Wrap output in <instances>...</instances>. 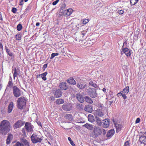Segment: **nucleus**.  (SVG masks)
I'll list each match as a JSON object with an SVG mask.
<instances>
[{
  "label": "nucleus",
  "instance_id": "nucleus-38",
  "mask_svg": "<svg viewBox=\"0 0 146 146\" xmlns=\"http://www.w3.org/2000/svg\"><path fill=\"white\" fill-rule=\"evenodd\" d=\"M64 103V100L62 99H58L56 100V104H61Z\"/></svg>",
  "mask_w": 146,
  "mask_h": 146
},
{
  "label": "nucleus",
  "instance_id": "nucleus-58",
  "mask_svg": "<svg viewBox=\"0 0 146 146\" xmlns=\"http://www.w3.org/2000/svg\"><path fill=\"white\" fill-rule=\"evenodd\" d=\"M37 123L38 124V125H40V126L42 127L41 123L40 122V121L38 122H37Z\"/></svg>",
  "mask_w": 146,
  "mask_h": 146
},
{
  "label": "nucleus",
  "instance_id": "nucleus-36",
  "mask_svg": "<svg viewBox=\"0 0 146 146\" xmlns=\"http://www.w3.org/2000/svg\"><path fill=\"white\" fill-rule=\"evenodd\" d=\"M13 85L12 82V80L11 78V80H9L8 83L7 87H9L10 88H11L12 87H13Z\"/></svg>",
  "mask_w": 146,
  "mask_h": 146
},
{
  "label": "nucleus",
  "instance_id": "nucleus-62",
  "mask_svg": "<svg viewBox=\"0 0 146 146\" xmlns=\"http://www.w3.org/2000/svg\"><path fill=\"white\" fill-rule=\"evenodd\" d=\"M39 25H40V23L39 22L37 23L36 24V26H38Z\"/></svg>",
  "mask_w": 146,
  "mask_h": 146
},
{
  "label": "nucleus",
  "instance_id": "nucleus-15",
  "mask_svg": "<svg viewBox=\"0 0 146 146\" xmlns=\"http://www.w3.org/2000/svg\"><path fill=\"white\" fill-rule=\"evenodd\" d=\"M73 10L71 9H69L66 10L63 13V14L65 16H68L72 14V13Z\"/></svg>",
  "mask_w": 146,
  "mask_h": 146
},
{
  "label": "nucleus",
  "instance_id": "nucleus-5",
  "mask_svg": "<svg viewBox=\"0 0 146 146\" xmlns=\"http://www.w3.org/2000/svg\"><path fill=\"white\" fill-rule=\"evenodd\" d=\"M85 91L90 97L92 98H95L97 97V94L96 90L94 88H88L85 89Z\"/></svg>",
  "mask_w": 146,
  "mask_h": 146
},
{
  "label": "nucleus",
  "instance_id": "nucleus-56",
  "mask_svg": "<svg viewBox=\"0 0 146 146\" xmlns=\"http://www.w3.org/2000/svg\"><path fill=\"white\" fill-rule=\"evenodd\" d=\"M86 34V33L85 31H83L82 32L81 34L83 35L82 37H83V36L85 35Z\"/></svg>",
  "mask_w": 146,
  "mask_h": 146
},
{
  "label": "nucleus",
  "instance_id": "nucleus-33",
  "mask_svg": "<svg viewBox=\"0 0 146 146\" xmlns=\"http://www.w3.org/2000/svg\"><path fill=\"white\" fill-rule=\"evenodd\" d=\"M126 95V94L123 93L121 92H120L117 94V95L118 96H119L121 95L122 96L124 100L126 99L127 98Z\"/></svg>",
  "mask_w": 146,
  "mask_h": 146
},
{
  "label": "nucleus",
  "instance_id": "nucleus-1",
  "mask_svg": "<svg viewBox=\"0 0 146 146\" xmlns=\"http://www.w3.org/2000/svg\"><path fill=\"white\" fill-rule=\"evenodd\" d=\"M10 124L8 121L3 120L0 123V133L5 135L10 129Z\"/></svg>",
  "mask_w": 146,
  "mask_h": 146
},
{
  "label": "nucleus",
  "instance_id": "nucleus-43",
  "mask_svg": "<svg viewBox=\"0 0 146 146\" xmlns=\"http://www.w3.org/2000/svg\"><path fill=\"white\" fill-rule=\"evenodd\" d=\"M17 28L18 31H21L22 28V26L21 24H19L17 25Z\"/></svg>",
  "mask_w": 146,
  "mask_h": 146
},
{
  "label": "nucleus",
  "instance_id": "nucleus-59",
  "mask_svg": "<svg viewBox=\"0 0 146 146\" xmlns=\"http://www.w3.org/2000/svg\"><path fill=\"white\" fill-rule=\"evenodd\" d=\"M0 48H1V49H3V45H2V44L1 42H0Z\"/></svg>",
  "mask_w": 146,
  "mask_h": 146
},
{
  "label": "nucleus",
  "instance_id": "nucleus-35",
  "mask_svg": "<svg viewBox=\"0 0 146 146\" xmlns=\"http://www.w3.org/2000/svg\"><path fill=\"white\" fill-rule=\"evenodd\" d=\"M97 114L100 117H102L104 115L103 113L100 109H98L97 110Z\"/></svg>",
  "mask_w": 146,
  "mask_h": 146
},
{
  "label": "nucleus",
  "instance_id": "nucleus-4",
  "mask_svg": "<svg viewBox=\"0 0 146 146\" xmlns=\"http://www.w3.org/2000/svg\"><path fill=\"white\" fill-rule=\"evenodd\" d=\"M27 100L25 98L21 97L19 98L17 100V106L19 109L23 108L26 104Z\"/></svg>",
  "mask_w": 146,
  "mask_h": 146
},
{
  "label": "nucleus",
  "instance_id": "nucleus-57",
  "mask_svg": "<svg viewBox=\"0 0 146 146\" xmlns=\"http://www.w3.org/2000/svg\"><path fill=\"white\" fill-rule=\"evenodd\" d=\"M50 99L52 101H54V98L53 96H52L50 97Z\"/></svg>",
  "mask_w": 146,
  "mask_h": 146
},
{
  "label": "nucleus",
  "instance_id": "nucleus-34",
  "mask_svg": "<svg viewBox=\"0 0 146 146\" xmlns=\"http://www.w3.org/2000/svg\"><path fill=\"white\" fill-rule=\"evenodd\" d=\"M129 92V86H127L125 88H124L122 91H121L120 92H121L123 93L127 94Z\"/></svg>",
  "mask_w": 146,
  "mask_h": 146
},
{
  "label": "nucleus",
  "instance_id": "nucleus-24",
  "mask_svg": "<svg viewBox=\"0 0 146 146\" xmlns=\"http://www.w3.org/2000/svg\"><path fill=\"white\" fill-rule=\"evenodd\" d=\"M114 125L116 128V132L118 133L121 130L122 125L120 124H118L115 123H114Z\"/></svg>",
  "mask_w": 146,
  "mask_h": 146
},
{
  "label": "nucleus",
  "instance_id": "nucleus-11",
  "mask_svg": "<svg viewBox=\"0 0 146 146\" xmlns=\"http://www.w3.org/2000/svg\"><path fill=\"white\" fill-rule=\"evenodd\" d=\"M62 108L63 109L64 111H68L72 110V106L70 104H64L62 105Z\"/></svg>",
  "mask_w": 146,
  "mask_h": 146
},
{
  "label": "nucleus",
  "instance_id": "nucleus-17",
  "mask_svg": "<svg viewBox=\"0 0 146 146\" xmlns=\"http://www.w3.org/2000/svg\"><path fill=\"white\" fill-rule=\"evenodd\" d=\"M139 141L141 143L146 145V137L144 135H141L139 137Z\"/></svg>",
  "mask_w": 146,
  "mask_h": 146
},
{
  "label": "nucleus",
  "instance_id": "nucleus-3",
  "mask_svg": "<svg viewBox=\"0 0 146 146\" xmlns=\"http://www.w3.org/2000/svg\"><path fill=\"white\" fill-rule=\"evenodd\" d=\"M31 138L32 142L34 143L41 142L42 140V136L37 133H33Z\"/></svg>",
  "mask_w": 146,
  "mask_h": 146
},
{
  "label": "nucleus",
  "instance_id": "nucleus-32",
  "mask_svg": "<svg viewBox=\"0 0 146 146\" xmlns=\"http://www.w3.org/2000/svg\"><path fill=\"white\" fill-rule=\"evenodd\" d=\"M89 84L95 88H97L98 87L96 84L93 81H91L89 83Z\"/></svg>",
  "mask_w": 146,
  "mask_h": 146
},
{
  "label": "nucleus",
  "instance_id": "nucleus-37",
  "mask_svg": "<svg viewBox=\"0 0 146 146\" xmlns=\"http://www.w3.org/2000/svg\"><path fill=\"white\" fill-rule=\"evenodd\" d=\"M5 49L7 52L10 56H13V54L9 50L6 46H5Z\"/></svg>",
  "mask_w": 146,
  "mask_h": 146
},
{
  "label": "nucleus",
  "instance_id": "nucleus-47",
  "mask_svg": "<svg viewBox=\"0 0 146 146\" xmlns=\"http://www.w3.org/2000/svg\"><path fill=\"white\" fill-rule=\"evenodd\" d=\"M76 105L77 106L79 107L81 109H83V108L84 106L82 104L78 103L76 104Z\"/></svg>",
  "mask_w": 146,
  "mask_h": 146
},
{
  "label": "nucleus",
  "instance_id": "nucleus-31",
  "mask_svg": "<svg viewBox=\"0 0 146 146\" xmlns=\"http://www.w3.org/2000/svg\"><path fill=\"white\" fill-rule=\"evenodd\" d=\"M64 117L66 119L70 121H71L72 120V116L71 114H66L64 116Z\"/></svg>",
  "mask_w": 146,
  "mask_h": 146
},
{
  "label": "nucleus",
  "instance_id": "nucleus-53",
  "mask_svg": "<svg viewBox=\"0 0 146 146\" xmlns=\"http://www.w3.org/2000/svg\"><path fill=\"white\" fill-rule=\"evenodd\" d=\"M140 121V119L139 118H137L135 121V123H138Z\"/></svg>",
  "mask_w": 146,
  "mask_h": 146
},
{
  "label": "nucleus",
  "instance_id": "nucleus-6",
  "mask_svg": "<svg viewBox=\"0 0 146 146\" xmlns=\"http://www.w3.org/2000/svg\"><path fill=\"white\" fill-rule=\"evenodd\" d=\"M13 93L14 96L18 98L21 95V90L16 86H14L12 88Z\"/></svg>",
  "mask_w": 146,
  "mask_h": 146
},
{
  "label": "nucleus",
  "instance_id": "nucleus-46",
  "mask_svg": "<svg viewBox=\"0 0 146 146\" xmlns=\"http://www.w3.org/2000/svg\"><path fill=\"white\" fill-rule=\"evenodd\" d=\"M59 54L58 53H52L51 54V56L50 57V58L52 59L55 56H58Z\"/></svg>",
  "mask_w": 146,
  "mask_h": 146
},
{
  "label": "nucleus",
  "instance_id": "nucleus-50",
  "mask_svg": "<svg viewBox=\"0 0 146 146\" xmlns=\"http://www.w3.org/2000/svg\"><path fill=\"white\" fill-rule=\"evenodd\" d=\"M124 146H130L129 143L128 141H126L125 142Z\"/></svg>",
  "mask_w": 146,
  "mask_h": 146
},
{
  "label": "nucleus",
  "instance_id": "nucleus-48",
  "mask_svg": "<svg viewBox=\"0 0 146 146\" xmlns=\"http://www.w3.org/2000/svg\"><path fill=\"white\" fill-rule=\"evenodd\" d=\"M89 22L88 19H84L83 23L84 24H86Z\"/></svg>",
  "mask_w": 146,
  "mask_h": 146
},
{
  "label": "nucleus",
  "instance_id": "nucleus-23",
  "mask_svg": "<svg viewBox=\"0 0 146 146\" xmlns=\"http://www.w3.org/2000/svg\"><path fill=\"white\" fill-rule=\"evenodd\" d=\"M13 108V104L12 102H10L8 106V113H10Z\"/></svg>",
  "mask_w": 146,
  "mask_h": 146
},
{
  "label": "nucleus",
  "instance_id": "nucleus-64",
  "mask_svg": "<svg viewBox=\"0 0 146 146\" xmlns=\"http://www.w3.org/2000/svg\"><path fill=\"white\" fill-rule=\"evenodd\" d=\"M2 87H1V84H0V90H1V88Z\"/></svg>",
  "mask_w": 146,
  "mask_h": 146
},
{
  "label": "nucleus",
  "instance_id": "nucleus-10",
  "mask_svg": "<svg viewBox=\"0 0 146 146\" xmlns=\"http://www.w3.org/2000/svg\"><path fill=\"white\" fill-rule=\"evenodd\" d=\"M75 97L80 102L82 103L84 102L85 100L83 96L81 94L79 93L76 94Z\"/></svg>",
  "mask_w": 146,
  "mask_h": 146
},
{
  "label": "nucleus",
  "instance_id": "nucleus-20",
  "mask_svg": "<svg viewBox=\"0 0 146 146\" xmlns=\"http://www.w3.org/2000/svg\"><path fill=\"white\" fill-rule=\"evenodd\" d=\"M13 138V135L9 133L7 137L6 140V143L7 144H9L12 140Z\"/></svg>",
  "mask_w": 146,
  "mask_h": 146
},
{
  "label": "nucleus",
  "instance_id": "nucleus-7",
  "mask_svg": "<svg viewBox=\"0 0 146 146\" xmlns=\"http://www.w3.org/2000/svg\"><path fill=\"white\" fill-rule=\"evenodd\" d=\"M24 127L26 131L28 132H33L34 127L29 122H27L25 123Z\"/></svg>",
  "mask_w": 146,
  "mask_h": 146
},
{
  "label": "nucleus",
  "instance_id": "nucleus-9",
  "mask_svg": "<svg viewBox=\"0 0 146 146\" xmlns=\"http://www.w3.org/2000/svg\"><path fill=\"white\" fill-rule=\"evenodd\" d=\"M24 125V122L21 120H19L13 125V127L14 129L20 128Z\"/></svg>",
  "mask_w": 146,
  "mask_h": 146
},
{
  "label": "nucleus",
  "instance_id": "nucleus-2",
  "mask_svg": "<svg viewBox=\"0 0 146 146\" xmlns=\"http://www.w3.org/2000/svg\"><path fill=\"white\" fill-rule=\"evenodd\" d=\"M93 132L94 137H97L100 135L102 133L105 135L106 133V131L102 128L95 125L94 128Z\"/></svg>",
  "mask_w": 146,
  "mask_h": 146
},
{
  "label": "nucleus",
  "instance_id": "nucleus-19",
  "mask_svg": "<svg viewBox=\"0 0 146 146\" xmlns=\"http://www.w3.org/2000/svg\"><path fill=\"white\" fill-rule=\"evenodd\" d=\"M22 143L23 144L24 146H30V143L26 139L23 138L21 139Z\"/></svg>",
  "mask_w": 146,
  "mask_h": 146
},
{
  "label": "nucleus",
  "instance_id": "nucleus-25",
  "mask_svg": "<svg viewBox=\"0 0 146 146\" xmlns=\"http://www.w3.org/2000/svg\"><path fill=\"white\" fill-rule=\"evenodd\" d=\"M114 129H111L107 133L106 137H107L110 138L113 135L114 133Z\"/></svg>",
  "mask_w": 146,
  "mask_h": 146
},
{
  "label": "nucleus",
  "instance_id": "nucleus-55",
  "mask_svg": "<svg viewBox=\"0 0 146 146\" xmlns=\"http://www.w3.org/2000/svg\"><path fill=\"white\" fill-rule=\"evenodd\" d=\"M115 101V100H112L111 101H110L109 102V103H110V105H111V104L113 103L114 101Z\"/></svg>",
  "mask_w": 146,
  "mask_h": 146
},
{
  "label": "nucleus",
  "instance_id": "nucleus-54",
  "mask_svg": "<svg viewBox=\"0 0 146 146\" xmlns=\"http://www.w3.org/2000/svg\"><path fill=\"white\" fill-rule=\"evenodd\" d=\"M47 66V64H45L43 65V67H42V69H43V70H44L46 68Z\"/></svg>",
  "mask_w": 146,
  "mask_h": 146
},
{
  "label": "nucleus",
  "instance_id": "nucleus-14",
  "mask_svg": "<svg viewBox=\"0 0 146 146\" xmlns=\"http://www.w3.org/2000/svg\"><path fill=\"white\" fill-rule=\"evenodd\" d=\"M110 120L109 119H106L104 120L102 122V126L104 128H106L109 126Z\"/></svg>",
  "mask_w": 146,
  "mask_h": 146
},
{
  "label": "nucleus",
  "instance_id": "nucleus-13",
  "mask_svg": "<svg viewBox=\"0 0 146 146\" xmlns=\"http://www.w3.org/2000/svg\"><path fill=\"white\" fill-rule=\"evenodd\" d=\"M87 86V84L85 83H78L76 84L77 87L81 90H83L86 88Z\"/></svg>",
  "mask_w": 146,
  "mask_h": 146
},
{
  "label": "nucleus",
  "instance_id": "nucleus-28",
  "mask_svg": "<svg viewBox=\"0 0 146 146\" xmlns=\"http://www.w3.org/2000/svg\"><path fill=\"white\" fill-rule=\"evenodd\" d=\"M88 121L90 122H93L95 121L94 116L92 115H89L88 116Z\"/></svg>",
  "mask_w": 146,
  "mask_h": 146
},
{
  "label": "nucleus",
  "instance_id": "nucleus-51",
  "mask_svg": "<svg viewBox=\"0 0 146 146\" xmlns=\"http://www.w3.org/2000/svg\"><path fill=\"white\" fill-rule=\"evenodd\" d=\"M59 0H56V1L53 2L52 3V4L53 5H56L59 2Z\"/></svg>",
  "mask_w": 146,
  "mask_h": 146
},
{
  "label": "nucleus",
  "instance_id": "nucleus-40",
  "mask_svg": "<svg viewBox=\"0 0 146 146\" xmlns=\"http://www.w3.org/2000/svg\"><path fill=\"white\" fill-rule=\"evenodd\" d=\"M21 35L20 34H17L15 36L16 40H21Z\"/></svg>",
  "mask_w": 146,
  "mask_h": 146
},
{
  "label": "nucleus",
  "instance_id": "nucleus-49",
  "mask_svg": "<svg viewBox=\"0 0 146 146\" xmlns=\"http://www.w3.org/2000/svg\"><path fill=\"white\" fill-rule=\"evenodd\" d=\"M17 9L16 8L13 7L11 10V11L14 13H15L17 11Z\"/></svg>",
  "mask_w": 146,
  "mask_h": 146
},
{
  "label": "nucleus",
  "instance_id": "nucleus-42",
  "mask_svg": "<svg viewBox=\"0 0 146 146\" xmlns=\"http://www.w3.org/2000/svg\"><path fill=\"white\" fill-rule=\"evenodd\" d=\"M14 146H24V145L22 143L18 141L15 144Z\"/></svg>",
  "mask_w": 146,
  "mask_h": 146
},
{
  "label": "nucleus",
  "instance_id": "nucleus-45",
  "mask_svg": "<svg viewBox=\"0 0 146 146\" xmlns=\"http://www.w3.org/2000/svg\"><path fill=\"white\" fill-rule=\"evenodd\" d=\"M109 94L110 96V100H111L112 99H114V96H113V93L111 91H110L109 92Z\"/></svg>",
  "mask_w": 146,
  "mask_h": 146
},
{
  "label": "nucleus",
  "instance_id": "nucleus-29",
  "mask_svg": "<svg viewBox=\"0 0 146 146\" xmlns=\"http://www.w3.org/2000/svg\"><path fill=\"white\" fill-rule=\"evenodd\" d=\"M66 5L65 3L63 4L60 7V12L61 13H63L66 10Z\"/></svg>",
  "mask_w": 146,
  "mask_h": 146
},
{
  "label": "nucleus",
  "instance_id": "nucleus-18",
  "mask_svg": "<svg viewBox=\"0 0 146 146\" xmlns=\"http://www.w3.org/2000/svg\"><path fill=\"white\" fill-rule=\"evenodd\" d=\"M84 110L88 112H92L93 110L92 106L90 105H86L84 108Z\"/></svg>",
  "mask_w": 146,
  "mask_h": 146
},
{
  "label": "nucleus",
  "instance_id": "nucleus-12",
  "mask_svg": "<svg viewBox=\"0 0 146 146\" xmlns=\"http://www.w3.org/2000/svg\"><path fill=\"white\" fill-rule=\"evenodd\" d=\"M59 86L61 89L63 90H66L68 88V86L66 82H62L60 83Z\"/></svg>",
  "mask_w": 146,
  "mask_h": 146
},
{
  "label": "nucleus",
  "instance_id": "nucleus-26",
  "mask_svg": "<svg viewBox=\"0 0 146 146\" xmlns=\"http://www.w3.org/2000/svg\"><path fill=\"white\" fill-rule=\"evenodd\" d=\"M96 124L98 126H101L102 125V122L100 119L97 116L96 117Z\"/></svg>",
  "mask_w": 146,
  "mask_h": 146
},
{
  "label": "nucleus",
  "instance_id": "nucleus-21",
  "mask_svg": "<svg viewBox=\"0 0 146 146\" xmlns=\"http://www.w3.org/2000/svg\"><path fill=\"white\" fill-rule=\"evenodd\" d=\"M82 126L86 128L87 129L89 130H92L94 129V125L90 124L88 123H86V124L82 125Z\"/></svg>",
  "mask_w": 146,
  "mask_h": 146
},
{
  "label": "nucleus",
  "instance_id": "nucleus-27",
  "mask_svg": "<svg viewBox=\"0 0 146 146\" xmlns=\"http://www.w3.org/2000/svg\"><path fill=\"white\" fill-rule=\"evenodd\" d=\"M85 100L86 102L92 104L93 103V101L91 98L88 96H86L84 97V100Z\"/></svg>",
  "mask_w": 146,
  "mask_h": 146
},
{
  "label": "nucleus",
  "instance_id": "nucleus-39",
  "mask_svg": "<svg viewBox=\"0 0 146 146\" xmlns=\"http://www.w3.org/2000/svg\"><path fill=\"white\" fill-rule=\"evenodd\" d=\"M139 0H130V4L131 5H134L138 2Z\"/></svg>",
  "mask_w": 146,
  "mask_h": 146
},
{
  "label": "nucleus",
  "instance_id": "nucleus-41",
  "mask_svg": "<svg viewBox=\"0 0 146 146\" xmlns=\"http://www.w3.org/2000/svg\"><path fill=\"white\" fill-rule=\"evenodd\" d=\"M19 75V73L17 72L16 68H15L14 70V72L13 73V78L14 79H15V77L17 75Z\"/></svg>",
  "mask_w": 146,
  "mask_h": 146
},
{
  "label": "nucleus",
  "instance_id": "nucleus-22",
  "mask_svg": "<svg viewBox=\"0 0 146 146\" xmlns=\"http://www.w3.org/2000/svg\"><path fill=\"white\" fill-rule=\"evenodd\" d=\"M67 82L73 85H75L76 84V82L75 80L72 77H70L67 80Z\"/></svg>",
  "mask_w": 146,
  "mask_h": 146
},
{
  "label": "nucleus",
  "instance_id": "nucleus-61",
  "mask_svg": "<svg viewBox=\"0 0 146 146\" xmlns=\"http://www.w3.org/2000/svg\"><path fill=\"white\" fill-rule=\"evenodd\" d=\"M30 8L28 7V8H27L26 9H25L26 11H28L29 10H30Z\"/></svg>",
  "mask_w": 146,
  "mask_h": 146
},
{
  "label": "nucleus",
  "instance_id": "nucleus-44",
  "mask_svg": "<svg viewBox=\"0 0 146 146\" xmlns=\"http://www.w3.org/2000/svg\"><path fill=\"white\" fill-rule=\"evenodd\" d=\"M68 140L70 142V143L73 146H75V144L74 143L73 141L70 137H68Z\"/></svg>",
  "mask_w": 146,
  "mask_h": 146
},
{
  "label": "nucleus",
  "instance_id": "nucleus-8",
  "mask_svg": "<svg viewBox=\"0 0 146 146\" xmlns=\"http://www.w3.org/2000/svg\"><path fill=\"white\" fill-rule=\"evenodd\" d=\"M125 43L126 44V42H125L123 43V45L122 47V50L127 56H129L131 55V50L127 48H123L124 44Z\"/></svg>",
  "mask_w": 146,
  "mask_h": 146
},
{
  "label": "nucleus",
  "instance_id": "nucleus-16",
  "mask_svg": "<svg viewBox=\"0 0 146 146\" xmlns=\"http://www.w3.org/2000/svg\"><path fill=\"white\" fill-rule=\"evenodd\" d=\"M62 93L60 90H56L54 92V95L55 97L56 98H59L62 96Z\"/></svg>",
  "mask_w": 146,
  "mask_h": 146
},
{
  "label": "nucleus",
  "instance_id": "nucleus-52",
  "mask_svg": "<svg viewBox=\"0 0 146 146\" xmlns=\"http://www.w3.org/2000/svg\"><path fill=\"white\" fill-rule=\"evenodd\" d=\"M118 12L119 13V14H120V15H122V14H123L124 13L123 11V10H119L118 11Z\"/></svg>",
  "mask_w": 146,
  "mask_h": 146
},
{
  "label": "nucleus",
  "instance_id": "nucleus-60",
  "mask_svg": "<svg viewBox=\"0 0 146 146\" xmlns=\"http://www.w3.org/2000/svg\"><path fill=\"white\" fill-rule=\"evenodd\" d=\"M23 3L21 2V1L20 2V3H19V5H23Z\"/></svg>",
  "mask_w": 146,
  "mask_h": 146
},
{
  "label": "nucleus",
  "instance_id": "nucleus-63",
  "mask_svg": "<svg viewBox=\"0 0 146 146\" xmlns=\"http://www.w3.org/2000/svg\"><path fill=\"white\" fill-rule=\"evenodd\" d=\"M106 90L105 88H103L102 90L104 92H105Z\"/></svg>",
  "mask_w": 146,
  "mask_h": 146
},
{
  "label": "nucleus",
  "instance_id": "nucleus-30",
  "mask_svg": "<svg viewBox=\"0 0 146 146\" xmlns=\"http://www.w3.org/2000/svg\"><path fill=\"white\" fill-rule=\"evenodd\" d=\"M47 74V72H45L39 75L38 76H40L41 77L42 79L44 81H45L46 80V78L45 76Z\"/></svg>",
  "mask_w": 146,
  "mask_h": 146
}]
</instances>
